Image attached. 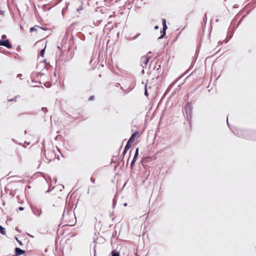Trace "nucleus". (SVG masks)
<instances>
[{
  "mask_svg": "<svg viewBox=\"0 0 256 256\" xmlns=\"http://www.w3.org/2000/svg\"><path fill=\"white\" fill-rule=\"evenodd\" d=\"M227 124L230 128L234 134L238 136V137L251 139L252 140H256V138H255L254 136L255 134H256V131L242 130L235 127L231 128L229 124L228 117Z\"/></svg>",
  "mask_w": 256,
  "mask_h": 256,
  "instance_id": "obj_1",
  "label": "nucleus"
},
{
  "mask_svg": "<svg viewBox=\"0 0 256 256\" xmlns=\"http://www.w3.org/2000/svg\"><path fill=\"white\" fill-rule=\"evenodd\" d=\"M15 176H10L8 177L6 180L8 182V184H7L6 187L8 189H10V194L12 195V196H14L15 194V192L16 191V190H12V186L14 184L13 182L14 181L13 180V178H14Z\"/></svg>",
  "mask_w": 256,
  "mask_h": 256,
  "instance_id": "obj_2",
  "label": "nucleus"
},
{
  "mask_svg": "<svg viewBox=\"0 0 256 256\" xmlns=\"http://www.w3.org/2000/svg\"><path fill=\"white\" fill-rule=\"evenodd\" d=\"M192 104L188 102L184 107V110L188 117V116L191 118V114L192 112ZM189 120V118H188Z\"/></svg>",
  "mask_w": 256,
  "mask_h": 256,
  "instance_id": "obj_3",
  "label": "nucleus"
},
{
  "mask_svg": "<svg viewBox=\"0 0 256 256\" xmlns=\"http://www.w3.org/2000/svg\"><path fill=\"white\" fill-rule=\"evenodd\" d=\"M0 46H5L8 48H10L12 47V44L8 39L0 40Z\"/></svg>",
  "mask_w": 256,
  "mask_h": 256,
  "instance_id": "obj_4",
  "label": "nucleus"
},
{
  "mask_svg": "<svg viewBox=\"0 0 256 256\" xmlns=\"http://www.w3.org/2000/svg\"><path fill=\"white\" fill-rule=\"evenodd\" d=\"M184 74H183L181 76H180L178 78H177L176 80H175L172 82L170 86H168V88L166 90V92L164 94H166L167 92H169L171 88L174 86V85L176 84V82L180 80V79L181 78H182L184 76Z\"/></svg>",
  "mask_w": 256,
  "mask_h": 256,
  "instance_id": "obj_5",
  "label": "nucleus"
},
{
  "mask_svg": "<svg viewBox=\"0 0 256 256\" xmlns=\"http://www.w3.org/2000/svg\"><path fill=\"white\" fill-rule=\"evenodd\" d=\"M138 134L139 132L138 130L133 132L128 139V142L132 144L134 142L136 136Z\"/></svg>",
  "mask_w": 256,
  "mask_h": 256,
  "instance_id": "obj_6",
  "label": "nucleus"
},
{
  "mask_svg": "<svg viewBox=\"0 0 256 256\" xmlns=\"http://www.w3.org/2000/svg\"><path fill=\"white\" fill-rule=\"evenodd\" d=\"M150 57L147 56H142L141 58V62H142V66L144 68L148 64L150 60Z\"/></svg>",
  "mask_w": 256,
  "mask_h": 256,
  "instance_id": "obj_7",
  "label": "nucleus"
},
{
  "mask_svg": "<svg viewBox=\"0 0 256 256\" xmlns=\"http://www.w3.org/2000/svg\"><path fill=\"white\" fill-rule=\"evenodd\" d=\"M46 28H44L42 27H40V26H34L33 27H32L30 28V32H38V30H46Z\"/></svg>",
  "mask_w": 256,
  "mask_h": 256,
  "instance_id": "obj_8",
  "label": "nucleus"
},
{
  "mask_svg": "<svg viewBox=\"0 0 256 256\" xmlns=\"http://www.w3.org/2000/svg\"><path fill=\"white\" fill-rule=\"evenodd\" d=\"M132 144L127 142L121 156H122V158H124L125 154L127 152L128 150L132 147Z\"/></svg>",
  "mask_w": 256,
  "mask_h": 256,
  "instance_id": "obj_9",
  "label": "nucleus"
},
{
  "mask_svg": "<svg viewBox=\"0 0 256 256\" xmlns=\"http://www.w3.org/2000/svg\"><path fill=\"white\" fill-rule=\"evenodd\" d=\"M32 212L34 215L38 216H40L41 215L42 212V210L32 207Z\"/></svg>",
  "mask_w": 256,
  "mask_h": 256,
  "instance_id": "obj_10",
  "label": "nucleus"
},
{
  "mask_svg": "<svg viewBox=\"0 0 256 256\" xmlns=\"http://www.w3.org/2000/svg\"><path fill=\"white\" fill-rule=\"evenodd\" d=\"M138 158V156L134 155V156L133 158V159L130 163V167L131 169L133 168V166L136 162Z\"/></svg>",
  "mask_w": 256,
  "mask_h": 256,
  "instance_id": "obj_11",
  "label": "nucleus"
},
{
  "mask_svg": "<svg viewBox=\"0 0 256 256\" xmlns=\"http://www.w3.org/2000/svg\"><path fill=\"white\" fill-rule=\"evenodd\" d=\"M26 253V250L17 248V256L22 255Z\"/></svg>",
  "mask_w": 256,
  "mask_h": 256,
  "instance_id": "obj_12",
  "label": "nucleus"
},
{
  "mask_svg": "<svg viewBox=\"0 0 256 256\" xmlns=\"http://www.w3.org/2000/svg\"><path fill=\"white\" fill-rule=\"evenodd\" d=\"M161 35L158 38V40L163 38L166 35V30H164L162 28L160 30Z\"/></svg>",
  "mask_w": 256,
  "mask_h": 256,
  "instance_id": "obj_13",
  "label": "nucleus"
},
{
  "mask_svg": "<svg viewBox=\"0 0 256 256\" xmlns=\"http://www.w3.org/2000/svg\"><path fill=\"white\" fill-rule=\"evenodd\" d=\"M110 254L112 256H120V252L116 250H112Z\"/></svg>",
  "mask_w": 256,
  "mask_h": 256,
  "instance_id": "obj_14",
  "label": "nucleus"
},
{
  "mask_svg": "<svg viewBox=\"0 0 256 256\" xmlns=\"http://www.w3.org/2000/svg\"><path fill=\"white\" fill-rule=\"evenodd\" d=\"M0 234L2 235H4L6 234V229L4 227L0 225Z\"/></svg>",
  "mask_w": 256,
  "mask_h": 256,
  "instance_id": "obj_15",
  "label": "nucleus"
},
{
  "mask_svg": "<svg viewBox=\"0 0 256 256\" xmlns=\"http://www.w3.org/2000/svg\"><path fill=\"white\" fill-rule=\"evenodd\" d=\"M45 49L46 48H44L40 50V54L41 56L43 57L44 56L45 53Z\"/></svg>",
  "mask_w": 256,
  "mask_h": 256,
  "instance_id": "obj_16",
  "label": "nucleus"
},
{
  "mask_svg": "<svg viewBox=\"0 0 256 256\" xmlns=\"http://www.w3.org/2000/svg\"><path fill=\"white\" fill-rule=\"evenodd\" d=\"M116 204V198H114V199L112 200V208H115Z\"/></svg>",
  "mask_w": 256,
  "mask_h": 256,
  "instance_id": "obj_17",
  "label": "nucleus"
},
{
  "mask_svg": "<svg viewBox=\"0 0 256 256\" xmlns=\"http://www.w3.org/2000/svg\"><path fill=\"white\" fill-rule=\"evenodd\" d=\"M46 4H44L42 6V9L44 11H46V10H50V8H48V9H46Z\"/></svg>",
  "mask_w": 256,
  "mask_h": 256,
  "instance_id": "obj_18",
  "label": "nucleus"
},
{
  "mask_svg": "<svg viewBox=\"0 0 256 256\" xmlns=\"http://www.w3.org/2000/svg\"><path fill=\"white\" fill-rule=\"evenodd\" d=\"M17 242L19 244V245L20 246H22L23 244H22V242L21 240H19L18 238H17Z\"/></svg>",
  "mask_w": 256,
  "mask_h": 256,
  "instance_id": "obj_19",
  "label": "nucleus"
},
{
  "mask_svg": "<svg viewBox=\"0 0 256 256\" xmlns=\"http://www.w3.org/2000/svg\"><path fill=\"white\" fill-rule=\"evenodd\" d=\"M162 25H166V20L165 18H162Z\"/></svg>",
  "mask_w": 256,
  "mask_h": 256,
  "instance_id": "obj_20",
  "label": "nucleus"
},
{
  "mask_svg": "<svg viewBox=\"0 0 256 256\" xmlns=\"http://www.w3.org/2000/svg\"><path fill=\"white\" fill-rule=\"evenodd\" d=\"M144 95L146 96H148V90L146 89V86L145 87V90H144Z\"/></svg>",
  "mask_w": 256,
  "mask_h": 256,
  "instance_id": "obj_21",
  "label": "nucleus"
},
{
  "mask_svg": "<svg viewBox=\"0 0 256 256\" xmlns=\"http://www.w3.org/2000/svg\"><path fill=\"white\" fill-rule=\"evenodd\" d=\"M94 98H95L94 96H90L88 100H89L90 101H91V100H94Z\"/></svg>",
  "mask_w": 256,
  "mask_h": 256,
  "instance_id": "obj_22",
  "label": "nucleus"
},
{
  "mask_svg": "<svg viewBox=\"0 0 256 256\" xmlns=\"http://www.w3.org/2000/svg\"><path fill=\"white\" fill-rule=\"evenodd\" d=\"M8 102H12V101H16V96L13 98H12L8 99Z\"/></svg>",
  "mask_w": 256,
  "mask_h": 256,
  "instance_id": "obj_23",
  "label": "nucleus"
},
{
  "mask_svg": "<svg viewBox=\"0 0 256 256\" xmlns=\"http://www.w3.org/2000/svg\"><path fill=\"white\" fill-rule=\"evenodd\" d=\"M140 35V34H136L135 36H134L132 38V40H136V38H138V36Z\"/></svg>",
  "mask_w": 256,
  "mask_h": 256,
  "instance_id": "obj_24",
  "label": "nucleus"
},
{
  "mask_svg": "<svg viewBox=\"0 0 256 256\" xmlns=\"http://www.w3.org/2000/svg\"><path fill=\"white\" fill-rule=\"evenodd\" d=\"M138 152H139V149L138 148H137L136 150V152H135V154H134L135 155H136V156H138Z\"/></svg>",
  "mask_w": 256,
  "mask_h": 256,
  "instance_id": "obj_25",
  "label": "nucleus"
},
{
  "mask_svg": "<svg viewBox=\"0 0 256 256\" xmlns=\"http://www.w3.org/2000/svg\"><path fill=\"white\" fill-rule=\"evenodd\" d=\"M90 180L92 182L93 184L95 183L96 180H95V178H94L91 177L90 178Z\"/></svg>",
  "mask_w": 256,
  "mask_h": 256,
  "instance_id": "obj_26",
  "label": "nucleus"
},
{
  "mask_svg": "<svg viewBox=\"0 0 256 256\" xmlns=\"http://www.w3.org/2000/svg\"><path fill=\"white\" fill-rule=\"evenodd\" d=\"M44 74V73L40 72H39V73L37 74L36 76H37L38 78L39 76H42V75H43Z\"/></svg>",
  "mask_w": 256,
  "mask_h": 256,
  "instance_id": "obj_27",
  "label": "nucleus"
},
{
  "mask_svg": "<svg viewBox=\"0 0 256 256\" xmlns=\"http://www.w3.org/2000/svg\"><path fill=\"white\" fill-rule=\"evenodd\" d=\"M245 17V16H243L242 18H240V20H239V22H238V26L241 22L242 21V20Z\"/></svg>",
  "mask_w": 256,
  "mask_h": 256,
  "instance_id": "obj_28",
  "label": "nucleus"
},
{
  "mask_svg": "<svg viewBox=\"0 0 256 256\" xmlns=\"http://www.w3.org/2000/svg\"><path fill=\"white\" fill-rule=\"evenodd\" d=\"M163 27H162V28L164 29V30H166L167 28H168V26H167V25H162Z\"/></svg>",
  "mask_w": 256,
  "mask_h": 256,
  "instance_id": "obj_29",
  "label": "nucleus"
},
{
  "mask_svg": "<svg viewBox=\"0 0 256 256\" xmlns=\"http://www.w3.org/2000/svg\"><path fill=\"white\" fill-rule=\"evenodd\" d=\"M42 110L44 113H46L48 111L47 108H42Z\"/></svg>",
  "mask_w": 256,
  "mask_h": 256,
  "instance_id": "obj_30",
  "label": "nucleus"
},
{
  "mask_svg": "<svg viewBox=\"0 0 256 256\" xmlns=\"http://www.w3.org/2000/svg\"><path fill=\"white\" fill-rule=\"evenodd\" d=\"M6 38V34H2V38L0 40H4Z\"/></svg>",
  "mask_w": 256,
  "mask_h": 256,
  "instance_id": "obj_31",
  "label": "nucleus"
},
{
  "mask_svg": "<svg viewBox=\"0 0 256 256\" xmlns=\"http://www.w3.org/2000/svg\"><path fill=\"white\" fill-rule=\"evenodd\" d=\"M17 59H18L19 60H22L23 59L22 57L20 56L18 54H17Z\"/></svg>",
  "mask_w": 256,
  "mask_h": 256,
  "instance_id": "obj_32",
  "label": "nucleus"
},
{
  "mask_svg": "<svg viewBox=\"0 0 256 256\" xmlns=\"http://www.w3.org/2000/svg\"><path fill=\"white\" fill-rule=\"evenodd\" d=\"M82 10V6H80L78 8H77L76 10H77V12H80V10Z\"/></svg>",
  "mask_w": 256,
  "mask_h": 256,
  "instance_id": "obj_33",
  "label": "nucleus"
},
{
  "mask_svg": "<svg viewBox=\"0 0 256 256\" xmlns=\"http://www.w3.org/2000/svg\"><path fill=\"white\" fill-rule=\"evenodd\" d=\"M18 209L20 211H22V210H24V208L22 207V206H20V207L18 208Z\"/></svg>",
  "mask_w": 256,
  "mask_h": 256,
  "instance_id": "obj_34",
  "label": "nucleus"
},
{
  "mask_svg": "<svg viewBox=\"0 0 256 256\" xmlns=\"http://www.w3.org/2000/svg\"><path fill=\"white\" fill-rule=\"evenodd\" d=\"M8 3H9L10 0H8ZM11 2L14 5L15 0H10Z\"/></svg>",
  "mask_w": 256,
  "mask_h": 256,
  "instance_id": "obj_35",
  "label": "nucleus"
},
{
  "mask_svg": "<svg viewBox=\"0 0 256 256\" xmlns=\"http://www.w3.org/2000/svg\"><path fill=\"white\" fill-rule=\"evenodd\" d=\"M18 144H19L20 145V146H22L24 148H26V146H24V144H22V143L20 142V143H18Z\"/></svg>",
  "mask_w": 256,
  "mask_h": 256,
  "instance_id": "obj_36",
  "label": "nucleus"
},
{
  "mask_svg": "<svg viewBox=\"0 0 256 256\" xmlns=\"http://www.w3.org/2000/svg\"><path fill=\"white\" fill-rule=\"evenodd\" d=\"M20 49V46H17V48H16L17 51L19 50Z\"/></svg>",
  "mask_w": 256,
  "mask_h": 256,
  "instance_id": "obj_37",
  "label": "nucleus"
},
{
  "mask_svg": "<svg viewBox=\"0 0 256 256\" xmlns=\"http://www.w3.org/2000/svg\"><path fill=\"white\" fill-rule=\"evenodd\" d=\"M228 40H224L223 41V42H224V44H226V43H227V42H228Z\"/></svg>",
  "mask_w": 256,
  "mask_h": 256,
  "instance_id": "obj_38",
  "label": "nucleus"
},
{
  "mask_svg": "<svg viewBox=\"0 0 256 256\" xmlns=\"http://www.w3.org/2000/svg\"><path fill=\"white\" fill-rule=\"evenodd\" d=\"M158 28H159L158 26H156L154 28L155 30H158Z\"/></svg>",
  "mask_w": 256,
  "mask_h": 256,
  "instance_id": "obj_39",
  "label": "nucleus"
},
{
  "mask_svg": "<svg viewBox=\"0 0 256 256\" xmlns=\"http://www.w3.org/2000/svg\"><path fill=\"white\" fill-rule=\"evenodd\" d=\"M94 256H96V250H95V246L94 247Z\"/></svg>",
  "mask_w": 256,
  "mask_h": 256,
  "instance_id": "obj_40",
  "label": "nucleus"
},
{
  "mask_svg": "<svg viewBox=\"0 0 256 256\" xmlns=\"http://www.w3.org/2000/svg\"><path fill=\"white\" fill-rule=\"evenodd\" d=\"M160 68V65H158V66L156 70H158Z\"/></svg>",
  "mask_w": 256,
  "mask_h": 256,
  "instance_id": "obj_41",
  "label": "nucleus"
},
{
  "mask_svg": "<svg viewBox=\"0 0 256 256\" xmlns=\"http://www.w3.org/2000/svg\"><path fill=\"white\" fill-rule=\"evenodd\" d=\"M222 42H218V44L222 45Z\"/></svg>",
  "mask_w": 256,
  "mask_h": 256,
  "instance_id": "obj_42",
  "label": "nucleus"
},
{
  "mask_svg": "<svg viewBox=\"0 0 256 256\" xmlns=\"http://www.w3.org/2000/svg\"><path fill=\"white\" fill-rule=\"evenodd\" d=\"M44 140L42 142V144L43 146V148H44Z\"/></svg>",
  "mask_w": 256,
  "mask_h": 256,
  "instance_id": "obj_43",
  "label": "nucleus"
},
{
  "mask_svg": "<svg viewBox=\"0 0 256 256\" xmlns=\"http://www.w3.org/2000/svg\"><path fill=\"white\" fill-rule=\"evenodd\" d=\"M90 186L88 187V191L87 192V194H88L90 193Z\"/></svg>",
  "mask_w": 256,
  "mask_h": 256,
  "instance_id": "obj_44",
  "label": "nucleus"
},
{
  "mask_svg": "<svg viewBox=\"0 0 256 256\" xmlns=\"http://www.w3.org/2000/svg\"><path fill=\"white\" fill-rule=\"evenodd\" d=\"M175 93H176V90H175V91H174V92L172 93V96H174V94H175Z\"/></svg>",
  "mask_w": 256,
  "mask_h": 256,
  "instance_id": "obj_45",
  "label": "nucleus"
},
{
  "mask_svg": "<svg viewBox=\"0 0 256 256\" xmlns=\"http://www.w3.org/2000/svg\"><path fill=\"white\" fill-rule=\"evenodd\" d=\"M127 205H128V204H127V203H126H126H124V206H127Z\"/></svg>",
  "mask_w": 256,
  "mask_h": 256,
  "instance_id": "obj_46",
  "label": "nucleus"
},
{
  "mask_svg": "<svg viewBox=\"0 0 256 256\" xmlns=\"http://www.w3.org/2000/svg\"><path fill=\"white\" fill-rule=\"evenodd\" d=\"M141 72H142V74H144V70H142Z\"/></svg>",
  "mask_w": 256,
  "mask_h": 256,
  "instance_id": "obj_47",
  "label": "nucleus"
},
{
  "mask_svg": "<svg viewBox=\"0 0 256 256\" xmlns=\"http://www.w3.org/2000/svg\"><path fill=\"white\" fill-rule=\"evenodd\" d=\"M25 142V143H26L28 145V144H30V142Z\"/></svg>",
  "mask_w": 256,
  "mask_h": 256,
  "instance_id": "obj_48",
  "label": "nucleus"
},
{
  "mask_svg": "<svg viewBox=\"0 0 256 256\" xmlns=\"http://www.w3.org/2000/svg\"><path fill=\"white\" fill-rule=\"evenodd\" d=\"M16 231H17V232H20V230L18 229V228H17V230H16Z\"/></svg>",
  "mask_w": 256,
  "mask_h": 256,
  "instance_id": "obj_49",
  "label": "nucleus"
},
{
  "mask_svg": "<svg viewBox=\"0 0 256 256\" xmlns=\"http://www.w3.org/2000/svg\"><path fill=\"white\" fill-rule=\"evenodd\" d=\"M16 198H17V201H18V200L19 199V198H18V196H17Z\"/></svg>",
  "mask_w": 256,
  "mask_h": 256,
  "instance_id": "obj_50",
  "label": "nucleus"
},
{
  "mask_svg": "<svg viewBox=\"0 0 256 256\" xmlns=\"http://www.w3.org/2000/svg\"><path fill=\"white\" fill-rule=\"evenodd\" d=\"M12 140L14 142H15V140L14 138H12Z\"/></svg>",
  "mask_w": 256,
  "mask_h": 256,
  "instance_id": "obj_51",
  "label": "nucleus"
},
{
  "mask_svg": "<svg viewBox=\"0 0 256 256\" xmlns=\"http://www.w3.org/2000/svg\"><path fill=\"white\" fill-rule=\"evenodd\" d=\"M128 162H127V163H126V166H128Z\"/></svg>",
  "mask_w": 256,
  "mask_h": 256,
  "instance_id": "obj_52",
  "label": "nucleus"
},
{
  "mask_svg": "<svg viewBox=\"0 0 256 256\" xmlns=\"http://www.w3.org/2000/svg\"><path fill=\"white\" fill-rule=\"evenodd\" d=\"M34 74H32V75L31 76V78H32V77L34 76Z\"/></svg>",
  "mask_w": 256,
  "mask_h": 256,
  "instance_id": "obj_53",
  "label": "nucleus"
},
{
  "mask_svg": "<svg viewBox=\"0 0 256 256\" xmlns=\"http://www.w3.org/2000/svg\"><path fill=\"white\" fill-rule=\"evenodd\" d=\"M44 150V151H46V150H44V148H42V150Z\"/></svg>",
  "mask_w": 256,
  "mask_h": 256,
  "instance_id": "obj_54",
  "label": "nucleus"
},
{
  "mask_svg": "<svg viewBox=\"0 0 256 256\" xmlns=\"http://www.w3.org/2000/svg\"><path fill=\"white\" fill-rule=\"evenodd\" d=\"M46 62V60H44V61H43V62Z\"/></svg>",
  "mask_w": 256,
  "mask_h": 256,
  "instance_id": "obj_55",
  "label": "nucleus"
},
{
  "mask_svg": "<svg viewBox=\"0 0 256 256\" xmlns=\"http://www.w3.org/2000/svg\"><path fill=\"white\" fill-rule=\"evenodd\" d=\"M151 52H149L148 54H151Z\"/></svg>",
  "mask_w": 256,
  "mask_h": 256,
  "instance_id": "obj_56",
  "label": "nucleus"
},
{
  "mask_svg": "<svg viewBox=\"0 0 256 256\" xmlns=\"http://www.w3.org/2000/svg\"><path fill=\"white\" fill-rule=\"evenodd\" d=\"M26 130L24 131V134H26Z\"/></svg>",
  "mask_w": 256,
  "mask_h": 256,
  "instance_id": "obj_57",
  "label": "nucleus"
},
{
  "mask_svg": "<svg viewBox=\"0 0 256 256\" xmlns=\"http://www.w3.org/2000/svg\"><path fill=\"white\" fill-rule=\"evenodd\" d=\"M205 18L206 19V14H205Z\"/></svg>",
  "mask_w": 256,
  "mask_h": 256,
  "instance_id": "obj_58",
  "label": "nucleus"
},
{
  "mask_svg": "<svg viewBox=\"0 0 256 256\" xmlns=\"http://www.w3.org/2000/svg\"><path fill=\"white\" fill-rule=\"evenodd\" d=\"M50 192V190H46V192Z\"/></svg>",
  "mask_w": 256,
  "mask_h": 256,
  "instance_id": "obj_59",
  "label": "nucleus"
},
{
  "mask_svg": "<svg viewBox=\"0 0 256 256\" xmlns=\"http://www.w3.org/2000/svg\"><path fill=\"white\" fill-rule=\"evenodd\" d=\"M14 238L16 240V236H14Z\"/></svg>",
  "mask_w": 256,
  "mask_h": 256,
  "instance_id": "obj_60",
  "label": "nucleus"
},
{
  "mask_svg": "<svg viewBox=\"0 0 256 256\" xmlns=\"http://www.w3.org/2000/svg\"><path fill=\"white\" fill-rule=\"evenodd\" d=\"M18 76H19V74H18V75L16 76V77L18 78Z\"/></svg>",
  "mask_w": 256,
  "mask_h": 256,
  "instance_id": "obj_61",
  "label": "nucleus"
}]
</instances>
